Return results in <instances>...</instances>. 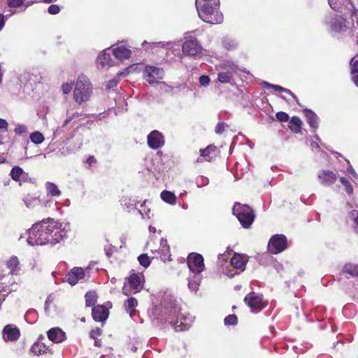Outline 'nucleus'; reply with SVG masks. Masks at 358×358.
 Listing matches in <instances>:
<instances>
[{
	"mask_svg": "<svg viewBox=\"0 0 358 358\" xmlns=\"http://www.w3.org/2000/svg\"><path fill=\"white\" fill-rule=\"evenodd\" d=\"M350 13V17L348 19L335 13L327 15L323 20L327 30L338 38H358L357 10H353Z\"/></svg>",
	"mask_w": 358,
	"mask_h": 358,
	"instance_id": "1",
	"label": "nucleus"
},
{
	"mask_svg": "<svg viewBox=\"0 0 358 358\" xmlns=\"http://www.w3.org/2000/svg\"><path fill=\"white\" fill-rule=\"evenodd\" d=\"M45 230L47 231L49 244L55 245L67 236L71 231V224L66 221L44 220Z\"/></svg>",
	"mask_w": 358,
	"mask_h": 358,
	"instance_id": "2",
	"label": "nucleus"
},
{
	"mask_svg": "<svg viewBox=\"0 0 358 358\" xmlns=\"http://www.w3.org/2000/svg\"><path fill=\"white\" fill-rule=\"evenodd\" d=\"M92 94V86L90 79L85 75H80L74 85L73 92L75 101L79 104L87 101Z\"/></svg>",
	"mask_w": 358,
	"mask_h": 358,
	"instance_id": "3",
	"label": "nucleus"
},
{
	"mask_svg": "<svg viewBox=\"0 0 358 358\" xmlns=\"http://www.w3.org/2000/svg\"><path fill=\"white\" fill-rule=\"evenodd\" d=\"M161 305L164 307L163 311L165 315H168L169 317H177L174 323V329L176 331H184L191 326V319L178 315V308L175 304V300L171 296H170L169 302L166 303L164 301V303Z\"/></svg>",
	"mask_w": 358,
	"mask_h": 358,
	"instance_id": "4",
	"label": "nucleus"
},
{
	"mask_svg": "<svg viewBox=\"0 0 358 358\" xmlns=\"http://www.w3.org/2000/svg\"><path fill=\"white\" fill-rule=\"evenodd\" d=\"M199 17L205 22L216 24L223 21L222 14L220 12V5L196 6Z\"/></svg>",
	"mask_w": 358,
	"mask_h": 358,
	"instance_id": "5",
	"label": "nucleus"
},
{
	"mask_svg": "<svg viewBox=\"0 0 358 358\" xmlns=\"http://www.w3.org/2000/svg\"><path fill=\"white\" fill-rule=\"evenodd\" d=\"M182 52L184 55L194 59L201 58L204 55L203 48L198 39L188 32L182 38Z\"/></svg>",
	"mask_w": 358,
	"mask_h": 358,
	"instance_id": "6",
	"label": "nucleus"
},
{
	"mask_svg": "<svg viewBox=\"0 0 358 358\" xmlns=\"http://www.w3.org/2000/svg\"><path fill=\"white\" fill-rule=\"evenodd\" d=\"M27 241L31 245L49 244L47 231L45 230L44 220L34 224L28 231Z\"/></svg>",
	"mask_w": 358,
	"mask_h": 358,
	"instance_id": "7",
	"label": "nucleus"
},
{
	"mask_svg": "<svg viewBox=\"0 0 358 358\" xmlns=\"http://www.w3.org/2000/svg\"><path fill=\"white\" fill-rule=\"evenodd\" d=\"M218 71L217 80L221 83L232 84L234 82V75L238 71H243L232 61H225L216 66Z\"/></svg>",
	"mask_w": 358,
	"mask_h": 358,
	"instance_id": "8",
	"label": "nucleus"
},
{
	"mask_svg": "<svg viewBox=\"0 0 358 358\" xmlns=\"http://www.w3.org/2000/svg\"><path fill=\"white\" fill-rule=\"evenodd\" d=\"M232 210L244 228L250 227L254 222L255 215L249 206L236 203Z\"/></svg>",
	"mask_w": 358,
	"mask_h": 358,
	"instance_id": "9",
	"label": "nucleus"
},
{
	"mask_svg": "<svg viewBox=\"0 0 358 358\" xmlns=\"http://www.w3.org/2000/svg\"><path fill=\"white\" fill-rule=\"evenodd\" d=\"M90 278V268H83L74 267L66 274L65 279L71 285H75L80 280H86Z\"/></svg>",
	"mask_w": 358,
	"mask_h": 358,
	"instance_id": "10",
	"label": "nucleus"
},
{
	"mask_svg": "<svg viewBox=\"0 0 358 358\" xmlns=\"http://www.w3.org/2000/svg\"><path fill=\"white\" fill-rule=\"evenodd\" d=\"M287 240L285 235L273 236L268 243V251L272 254H278L287 248Z\"/></svg>",
	"mask_w": 358,
	"mask_h": 358,
	"instance_id": "11",
	"label": "nucleus"
},
{
	"mask_svg": "<svg viewBox=\"0 0 358 358\" xmlns=\"http://www.w3.org/2000/svg\"><path fill=\"white\" fill-rule=\"evenodd\" d=\"M187 266L191 272L200 274L205 268L202 255L196 253L190 254L187 257Z\"/></svg>",
	"mask_w": 358,
	"mask_h": 358,
	"instance_id": "12",
	"label": "nucleus"
},
{
	"mask_svg": "<svg viewBox=\"0 0 358 358\" xmlns=\"http://www.w3.org/2000/svg\"><path fill=\"white\" fill-rule=\"evenodd\" d=\"M144 78L150 84L157 83L159 80L164 78V71L162 69L153 66H146L143 71Z\"/></svg>",
	"mask_w": 358,
	"mask_h": 358,
	"instance_id": "13",
	"label": "nucleus"
},
{
	"mask_svg": "<svg viewBox=\"0 0 358 358\" xmlns=\"http://www.w3.org/2000/svg\"><path fill=\"white\" fill-rule=\"evenodd\" d=\"M246 304L251 308L252 311L259 312L264 307L262 302V296L255 292H250L245 296Z\"/></svg>",
	"mask_w": 358,
	"mask_h": 358,
	"instance_id": "14",
	"label": "nucleus"
},
{
	"mask_svg": "<svg viewBox=\"0 0 358 358\" xmlns=\"http://www.w3.org/2000/svg\"><path fill=\"white\" fill-rule=\"evenodd\" d=\"M127 281L129 285L132 293L139 292L143 287V283L144 282V275L143 273H131L127 278Z\"/></svg>",
	"mask_w": 358,
	"mask_h": 358,
	"instance_id": "15",
	"label": "nucleus"
},
{
	"mask_svg": "<svg viewBox=\"0 0 358 358\" xmlns=\"http://www.w3.org/2000/svg\"><path fill=\"white\" fill-rule=\"evenodd\" d=\"M330 7L338 12H353V10H357L352 4L350 0H328Z\"/></svg>",
	"mask_w": 358,
	"mask_h": 358,
	"instance_id": "16",
	"label": "nucleus"
},
{
	"mask_svg": "<svg viewBox=\"0 0 358 358\" xmlns=\"http://www.w3.org/2000/svg\"><path fill=\"white\" fill-rule=\"evenodd\" d=\"M148 145L152 149H158L164 145V137L159 131H151L147 138Z\"/></svg>",
	"mask_w": 358,
	"mask_h": 358,
	"instance_id": "17",
	"label": "nucleus"
},
{
	"mask_svg": "<svg viewBox=\"0 0 358 358\" xmlns=\"http://www.w3.org/2000/svg\"><path fill=\"white\" fill-rule=\"evenodd\" d=\"M20 336V329L13 324H8L3 329V337L5 341H16Z\"/></svg>",
	"mask_w": 358,
	"mask_h": 358,
	"instance_id": "18",
	"label": "nucleus"
},
{
	"mask_svg": "<svg viewBox=\"0 0 358 358\" xmlns=\"http://www.w3.org/2000/svg\"><path fill=\"white\" fill-rule=\"evenodd\" d=\"M320 183L324 186L334 185L337 179V176L331 171L322 170L317 174Z\"/></svg>",
	"mask_w": 358,
	"mask_h": 358,
	"instance_id": "19",
	"label": "nucleus"
},
{
	"mask_svg": "<svg viewBox=\"0 0 358 358\" xmlns=\"http://www.w3.org/2000/svg\"><path fill=\"white\" fill-rule=\"evenodd\" d=\"M48 338L55 343H60L66 339V333L59 327H53L47 332Z\"/></svg>",
	"mask_w": 358,
	"mask_h": 358,
	"instance_id": "20",
	"label": "nucleus"
},
{
	"mask_svg": "<svg viewBox=\"0 0 358 358\" xmlns=\"http://www.w3.org/2000/svg\"><path fill=\"white\" fill-rule=\"evenodd\" d=\"M108 310L104 306L99 305L92 308V315L96 322H104L108 317Z\"/></svg>",
	"mask_w": 358,
	"mask_h": 358,
	"instance_id": "21",
	"label": "nucleus"
},
{
	"mask_svg": "<svg viewBox=\"0 0 358 358\" xmlns=\"http://www.w3.org/2000/svg\"><path fill=\"white\" fill-rule=\"evenodd\" d=\"M247 262V257L238 253H235L231 259V266L240 271H243L245 270Z\"/></svg>",
	"mask_w": 358,
	"mask_h": 358,
	"instance_id": "22",
	"label": "nucleus"
},
{
	"mask_svg": "<svg viewBox=\"0 0 358 358\" xmlns=\"http://www.w3.org/2000/svg\"><path fill=\"white\" fill-rule=\"evenodd\" d=\"M110 48H107L101 51L97 58L96 63L98 66L101 67L113 66V61L111 59L110 54L108 52Z\"/></svg>",
	"mask_w": 358,
	"mask_h": 358,
	"instance_id": "23",
	"label": "nucleus"
},
{
	"mask_svg": "<svg viewBox=\"0 0 358 358\" xmlns=\"http://www.w3.org/2000/svg\"><path fill=\"white\" fill-rule=\"evenodd\" d=\"M158 250V255H159L163 262L171 260L169 246L168 245L167 241L166 239L161 238Z\"/></svg>",
	"mask_w": 358,
	"mask_h": 358,
	"instance_id": "24",
	"label": "nucleus"
},
{
	"mask_svg": "<svg viewBox=\"0 0 358 358\" xmlns=\"http://www.w3.org/2000/svg\"><path fill=\"white\" fill-rule=\"evenodd\" d=\"M113 53L116 59L124 60L131 57V51L124 45H119L113 49Z\"/></svg>",
	"mask_w": 358,
	"mask_h": 358,
	"instance_id": "25",
	"label": "nucleus"
},
{
	"mask_svg": "<svg viewBox=\"0 0 358 358\" xmlns=\"http://www.w3.org/2000/svg\"><path fill=\"white\" fill-rule=\"evenodd\" d=\"M30 352L34 355H41L47 352L52 353L51 349L46 346L43 343L35 342L30 348Z\"/></svg>",
	"mask_w": 358,
	"mask_h": 358,
	"instance_id": "26",
	"label": "nucleus"
},
{
	"mask_svg": "<svg viewBox=\"0 0 358 358\" xmlns=\"http://www.w3.org/2000/svg\"><path fill=\"white\" fill-rule=\"evenodd\" d=\"M215 150L216 147L215 145H208L205 149H201L200 157L198 158L197 162H210L213 159V154L215 152Z\"/></svg>",
	"mask_w": 358,
	"mask_h": 358,
	"instance_id": "27",
	"label": "nucleus"
},
{
	"mask_svg": "<svg viewBox=\"0 0 358 358\" xmlns=\"http://www.w3.org/2000/svg\"><path fill=\"white\" fill-rule=\"evenodd\" d=\"M304 114L310 127L313 128L314 129H317L319 125L318 117L317 116V115L309 109H305Z\"/></svg>",
	"mask_w": 358,
	"mask_h": 358,
	"instance_id": "28",
	"label": "nucleus"
},
{
	"mask_svg": "<svg viewBox=\"0 0 358 358\" xmlns=\"http://www.w3.org/2000/svg\"><path fill=\"white\" fill-rule=\"evenodd\" d=\"M138 306V301L134 297H130L124 301V307L130 317H132L136 313V307Z\"/></svg>",
	"mask_w": 358,
	"mask_h": 358,
	"instance_id": "29",
	"label": "nucleus"
},
{
	"mask_svg": "<svg viewBox=\"0 0 358 358\" xmlns=\"http://www.w3.org/2000/svg\"><path fill=\"white\" fill-rule=\"evenodd\" d=\"M201 282V277L199 274H194L192 277L188 278V287L192 292H197L199 290Z\"/></svg>",
	"mask_w": 358,
	"mask_h": 358,
	"instance_id": "30",
	"label": "nucleus"
},
{
	"mask_svg": "<svg viewBox=\"0 0 358 358\" xmlns=\"http://www.w3.org/2000/svg\"><path fill=\"white\" fill-rule=\"evenodd\" d=\"M350 65L352 80L353 82L358 83V55L351 59Z\"/></svg>",
	"mask_w": 358,
	"mask_h": 358,
	"instance_id": "31",
	"label": "nucleus"
},
{
	"mask_svg": "<svg viewBox=\"0 0 358 358\" xmlns=\"http://www.w3.org/2000/svg\"><path fill=\"white\" fill-rule=\"evenodd\" d=\"M238 42L230 37H224L222 40V46L227 50H234L238 48Z\"/></svg>",
	"mask_w": 358,
	"mask_h": 358,
	"instance_id": "32",
	"label": "nucleus"
},
{
	"mask_svg": "<svg viewBox=\"0 0 358 358\" xmlns=\"http://www.w3.org/2000/svg\"><path fill=\"white\" fill-rule=\"evenodd\" d=\"M162 199L171 205H175L176 203V195L169 191L164 190L161 193Z\"/></svg>",
	"mask_w": 358,
	"mask_h": 358,
	"instance_id": "33",
	"label": "nucleus"
},
{
	"mask_svg": "<svg viewBox=\"0 0 358 358\" xmlns=\"http://www.w3.org/2000/svg\"><path fill=\"white\" fill-rule=\"evenodd\" d=\"M302 121L298 117H292L289 122V128L295 133L301 131Z\"/></svg>",
	"mask_w": 358,
	"mask_h": 358,
	"instance_id": "34",
	"label": "nucleus"
},
{
	"mask_svg": "<svg viewBox=\"0 0 358 358\" xmlns=\"http://www.w3.org/2000/svg\"><path fill=\"white\" fill-rule=\"evenodd\" d=\"M45 187L48 194L52 196H59L61 195V191L55 183L47 182Z\"/></svg>",
	"mask_w": 358,
	"mask_h": 358,
	"instance_id": "35",
	"label": "nucleus"
},
{
	"mask_svg": "<svg viewBox=\"0 0 358 358\" xmlns=\"http://www.w3.org/2000/svg\"><path fill=\"white\" fill-rule=\"evenodd\" d=\"M25 175L24 171L22 168L20 166H14L10 173V176L11 178L17 182L20 181V178L22 177V176Z\"/></svg>",
	"mask_w": 358,
	"mask_h": 358,
	"instance_id": "36",
	"label": "nucleus"
},
{
	"mask_svg": "<svg viewBox=\"0 0 358 358\" xmlns=\"http://www.w3.org/2000/svg\"><path fill=\"white\" fill-rule=\"evenodd\" d=\"M345 273L349 274L352 277L358 275V265L353 264H346L343 268Z\"/></svg>",
	"mask_w": 358,
	"mask_h": 358,
	"instance_id": "37",
	"label": "nucleus"
},
{
	"mask_svg": "<svg viewBox=\"0 0 358 358\" xmlns=\"http://www.w3.org/2000/svg\"><path fill=\"white\" fill-rule=\"evenodd\" d=\"M146 249L150 250L153 255L152 258L157 257L159 253V248L157 245L155 243V241L152 237H150L146 244Z\"/></svg>",
	"mask_w": 358,
	"mask_h": 358,
	"instance_id": "38",
	"label": "nucleus"
},
{
	"mask_svg": "<svg viewBox=\"0 0 358 358\" xmlns=\"http://www.w3.org/2000/svg\"><path fill=\"white\" fill-rule=\"evenodd\" d=\"M31 141L36 145L41 144L44 141L45 138L42 133L40 131H34L29 135Z\"/></svg>",
	"mask_w": 358,
	"mask_h": 358,
	"instance_id": "39",
	"label": "nucleus"
},
{
	"mask_svg": "<svg viewBox=\"0 0 358 358\" xmlns=\"http://www.w3.org/2000/svg\"><path fill=\"white\" fill-rule=\"evenodd\" d=\"M263 85L266 88H272V89H274L275 90L284 92L287 94L292 95L294 99H296V96L292 94V92L289 90L284 88L280 85L270 84L265 81L263 82Z\"/></svg>",
	"mask_w": 358,
	"mask_h": 358,
	"instance_id": "40",
	"label": "nucleus"
},
{
	"mask_svg": "<svg viewBox=\"0 0 358 358\" xmlns=\"http://www.w3.org/2000/svg\"><path fill=\"white\" fill-rule=\"evenodd\" d=\"M97 296L94 292H88L85 294V303L87 306H92L96 302Z\"/></svg>",
	"mask_w": 358,
	"mask_h": 358,
	"instance_id": "41",
	"label": "nucleus"
},
{
	"mask_svg": "<svg viewBox=\"0 0 358 358\" xmlns=\"http://www.w3.org/2000/svg\"><path fill=\"white\" fill-rule=\"evenodd\" d=\"M24 201L26 206L29 208H32L35 207L40 202L38 198L32 196H27L26 198H24Z\"/></svg>",
	"mask_w": 358,
	"mask_h": 358,
	"instance_id": "42",
	"label": "nucleus"
},
{
	"mask_svg": "<svg viewBox=\"0 0 358 358\" xmlns=\"http://www.w3.org/2000/svg\"><path fill=\"white\" fill-rule=\"evenodd\" d=\"M139 213L142 215L143 218H147L150 219L151 217L150 216V208H149L145 205V201H144L141 205V208L138 210Z\"/></svg>",
	"mask_w": 358,
	"mask_h": 358,
	"instance_id": "43",
	"label": "nucleus"
},
{
	"mask_svg": "<svg viewBox=\"0 0 358 358\" xmlns=\"http://www.w3.org/2000/svg\"><path fill=\"white\" fill-rule=\"evenodd\" d=\"M139 264L145 268H148L150 264V259L147 254H142L138 257Z\"/></svg>",
	"mask_w": 358,
	"mask_h": 358,
	"instance_id": "44",
	"label": "nucleus"
},
{
	"mask_svg": "<svg viewBox=\"0 0 358 358\" xmlns=\"http://www.w3.org/2000/svg\"><path fill=\"white\" fill-rule=\"evenodd\" d=\"M175 45V43L174 42H164V41H160V42H157V43H150V45H152V47H159V48H166V49H171L173 48Z\"/></svg>",
	"mask_w": 358,
	"mask_h": 358,
	"instance_id": "45",
	"label": "nucleus"
},
{
	"mask_svg": "<svg viewBox=\"0 0 358 358\" xmlns=\"http://www.w3.org/2000/svg\"><path fill=\"white\" fill-rule=\"evenodd\" d=\"M18 264H19V261H18V259L17 257H12L7 262V266L13 272H14L17 270Z\"/></svg>",
	"mask_w": 358,
	"mask_h": 358,
	"instance_id": "46",
	"label": "nucleus"
},
{
	"mask_svg": "<svg viewBox=\"0 0 358 358\" xmlns=\"http://www.w3.org/2000/svg\"><path fill=\"white\" fill-rule=\"evenodd\" d=\"M340 181L342 183V185L345 187L346 192L348 194H352L353 193V188L350 181L344 177H341Z\"/></svg>",
	"mask_w": 358,
	"mask_h": 358,
	"instance_id": "47",
	"label": "nucleus"
},
{
	"mask_svg": "<svg viewBox=\"0 0 358 358\" xmlns=\"http://www.w3.org/2000/svg\"><path fill=\"white\" fill-rule=\"evenodd\" d=\"M213 5L214 6L215 5H220V0H195V5L196 6H201V5Z\"/></svg>",
	"mask_w": 358,
	"mask_h": 358,
	"instance_id": "48",
	"label": "nucleus"
},
{
	"mask_svg": "<svg viewBox=\"0 0 358 358\" xmlns=\"http://www.w3.org/2000/svg\"><path fill=\"white\" fill-rule=\"evenodd\" d=\"M237 323V317L234 315H229L224 319L225 325H234Z\"/></svg>",
	"mask_w": 358,
	"mask_h": 358,
	"instance_id": "49",
	"label": "nucleus"
},
{
	"mask_svg": "<svg viewBox=\"0 0 358 358\" xmlns=\"http://www.w3.org/2000/svg\"><path fill=\"white\" fill-rule=\"evenodd\" d=\"M275 116L277 120L281 122H287L289 120L288 115L285 112H278Z\"/></svg>",
	"mask_w": 358,
	"mask_h": 358,
	"instance_id": "50",
	"label": "nucleus"
},
{
	"mask_svg": "<svg viewBox=\"0 0 358 358\" xmlns=\"http://www.w3.org/2000/svg\"><path fill=\"white\" fill-rule=\"evenodd\" d=\"M31 75L29 72H24L19 76V80L22 83H26L31 79Z\"/></svg>",
	"mask_w": 358,
	"mask_h": 358,
	"instance_id": "51",
	"label": "nucleus"
},
{
	"mask_svg": "<svg viewBox=\"0 0 358 358\" xmlns=\"http://www.w3.org/2000/svg\"><path fill=\"white\" fill-rule=\"evenodd\" d=\"M27 130V127L24 125V124H17L15 129H14V131L15 134H22L24 133H26Z\"/></svg>",
	"mask_w": 358,
	"mask_h": 358,
	"instance_id": "52",
	"label": "nucleus"
},
{
	"mask_svg": "<svg viewBox=\"0 0 358 358\" xmlns=\"http://www.w3.org/2000/svg\"><path fill=\"white\" fill-rule=\"evenodd\" d=\"M55 300V296L52 295V294H50L46 300H45V310L46 313L48 312V310L50 308V304L54 301Z\"/></svg>",
	"mask_w": 358,
	"mask_h": 358,
	"instance_id": "53",
	"label": "nucleus"
},
{
	"mask_svg": "<svg viewBox=\"0 0 358 358\" xmlns=\"http://www.w3.org/2000/svg\"><path fill=\"white\" fill-rule=\"evenodd\" d=\"M24 2V0H7L8 5L10 7H19Z\"/></svg>",
	"mask_w": 358,
	"mask_h": 358,
	"instance_id": "54",
	"label": "nucleus"
},
{
	"mask_svg": "<svg viewBox=\"0 0 358 358\" xmlns=\"http://www.w3.org/2000/svg\"><path fill=\"white\" fill-rule=\"evenodd\" d=\"M60 10L59 7L57 5L52 4L48 7V12L50 14L55 15L57 14Z\"/></svg>",
	"mask_w": 358,
	"mask_h": 358,
	"instance_id": "55",
	"label": "nucleus"
},
{
	"mask_svg": "<svg viewBox=\"0 0 358 358\" xmlns=\"http://www.w3.org/2000/svg\"><path fill=\"white\" fill-rule=\"evenodd\" d=\"M210 83V78L208 76H201L199 78V83L202 86H208Z\"/></svg>",
	"mask_w": 358,
	"mask_h": 358,
	"instance_id": "56",
	"label": "nucleus"
},
{
	"mask_svg": "<svg viewBox=\"0 0 358 358\" xmlns=\"http://www.w3.org/2000/svg\"><path fill=\"white\" fill-rule=\"evenodd\" d=\"M72 90V85L69 83H64L62 85V90L64 94H68Z\"/></svg>",
	"mask_w": 358,
	"mask_h": 358,
	"instance_id": "57",
	"label": "nucleus"
},
{
	"mask_svg": "<svg viewBox=\"0 0 358 358\" xmlns=\"http://www.w3.org/2000/svg\"><path fill=\"white\" fill-rule=\"evenodd\" d=\"M101 334V329L99 328H96L90 331V337L93 339H96Z\"/></svg>",
	"mask_w": 358,
	"mask_h": 358,
	"instance_id": "58",
	"label": "nucleus"
},
{
	"mask_svg": "<svg viewBox=\"0 0 358 358\" xmlns=\"http://www.w3.org/2000/svg\"><path fill=\"white\" fill-rule=\"evenodd\" d=\"M227 127V124H225L223 122H220L217 124L215 128V132L218 134H221L224 131L225 127Z\"/></svg>",
	"mask_w": 358,
	"mask_h": 358,
	"instance_id": "59",
	"label": "nucleus"
},
{
	"mask_svg": "<svg viewBox=\"0 0 358 358\" xmlns=\"http://www.w3.org/2000/svg\"><path fill=\"white\" fill-rule=\"evenodd\" d=\"M319 141L320 140L317 136H315V138L311 140V147L313 150H320Z\"/></svg>",
	"mask_w": 358,
	"mask_h": 358,
	"instance_id": "60",
	"label": "nucleus"
},
{
	"mask_svg": "<svg viewBox=\"0 0 358 358\" xmlns=\"http://www.w3.org/2000/svg\"><path fill=\"white\" fill-rule=\"evenodd\" d=\"M118 82H119L118 80L115 79V78L113 79V80H110L107 83L106 87H107L108 89H112V88H113V87L117 86Z\"/></svg>",
	"mask_w": 358,
	"mask_h": 358,
	"instance_id": "61",
	"label": "nucleus"
},
{
	"mask_svg": "<svg viewBox=\"0 0 358 358\" xmlns=\"http://www.w3.org/2000/svg\"><path fill=\"white\" fill-rule=\"evenodd\" d=\"M348 171L352 174V176H353L354 179H355V182L356 180H358V175L357 173L355 172V171L354 170V169L352 168V166H350L348 168Z\"/></svg>",
	"mask_w": 358,
	"mask_h": 358,
	"instance_id": "62",
	"label": "nucleus"
},
{
	"mask_svg": "<svg viewBox=\"0 0 358 358\" xmlns=\"http://www.w3.org/2000/svg\"><path fill=\"white\" fill-rule=\"evenodd\" d=\"M350 217L355 222L358 219V212L357 210H352L350 213Z\"/></svg>",
	"mask_w": 358,
	"mask_h": 358,
	"instance_id": "63",
	"label": "nucleus"
},
{
	"mask_svg": "<svg viewBox=\"0 0 358 358\" xmlns=\"http://www.w3.org/2000/svg\"><path fill=\"white\" fill-rule=\"evenodd\" d=\"M7 128L8 122L5 120L0 118V129H7Z\"/></svg>",
	"mask_w": 358,
	"mask_h": 358,
	"instance_id": "64",
	"label": "nucleus"
}]
</instances>
